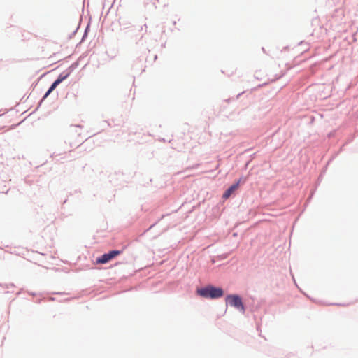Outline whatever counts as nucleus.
<instances>
[{"label": "nucleus", "instance_id": "2", "mask_svg": "<svg viewBox=\"0 0 358 358\" xmlns=\"http://www.w3.org/2000/svg\"><path fill=\"white\" fill-rule=\"evenodd\" d=\"M225 301L227 305L231 307H234L236 309L244 311V306L242 302V299L240 296L236 294L227 295L225 298Z\"/></svg>", "mask_w": 358, "mask_h": 358}, {"label": "nucleus", "instance_id": "7", "mask_svg": "<svg viewBox=\"0 0 358 358\" xmlns=\"http://www.w3.org/2000/svg\"><path fill=\"white\" fill-rule=\"evenodd\" d=\"M256 77H257V79H259L262 82L261 83L259 84V85H264V84H266L267 83L266 80L263 79L264 78H263L264 77L263 72H262L260 71H257L256 73Z\"/></svg>", "mask_w": 358, "mask_h": 358}, {"label": "nucleus", "instance_id": "6", "mask_svg": "<svg viewBox=\"0 0 358 358\" xmlns=\"http://www.w3.org/2000/svg\"><path fill=\"white\" fill-rule=\"evenodd\" d=\"M238 187H239L238 182L232 185L228 189H227L225 191V192L223 194L222 197L224 199H229L234 194V192L238 189Z\"/></svg>", "mask_w": 358, "mask_h": 358}, {"label": "nucleus", "instance_id": "5", "mask_svg": "<svg viewBox=\"0 0 358 358\" xmlns=\"http://www.w3.org/2000/svg\"><path fill=\"white\" fill-rule=\"evenodd\" d=\"M69 73H66L65 75L60 74L58 77V78L52 84L51 87L49 88L48 92H46L45 97L48 96L52 91L53 90L64 80H65L68 76Z\"/></svg>", "mask_w": 358, "mask_h": 358}, {"label": "nucleus", "instance_id": "3", "mask_svg": "<svg viewBox=\"0 0 358 358\" xmlns=\"http://www.w3.org/2000/svg\"><path fill=\"white\" fill-rule=\"evenodd\" d=\"M120 254H121V251L120 250H111L108 253L103 254L97 258L96 261V264H106Z\"/></svg>", "mask_w": 358, "mask_h": 358}, {"label": "nucleus", "instance_id": "1", "mask_svg": "<svg viewBox=\"0 0 358 358\" xmlns=\"http://www.w3.org/2000/svg\"><path fill=\"white\" fill-rule=\"evenodd\" d=\"M198 295L206 299H218L224 295V291L220 287L208 285L196 291Z\"/></svg>", "mask_w": 358, "mask_h": 358}, {"label": "nucleus", "instance_id": "4", "mask_svg": "<svg viewBox=\"0 0 358 358\" xmlns=\"http://www.w3.org/2000/svg\"><path fill=\"white\" fill-rule=\"evenodd\" d=\"M147 25L145 24L138 25L133 29V35L138 41L141 40L147 32Z\"/></svg>", "mask_w": 358, "mask_h": 358}]
</instances>
